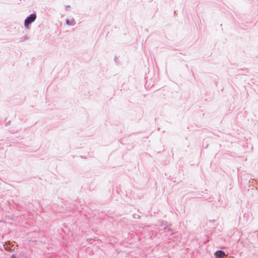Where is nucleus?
Listing matches in <instances>:
<instances>
[{"label":"nucleus","instance_id":"obj_3","mask_svg":"<svg viewBox=\"0 0 258 258\" xmlns=\"http://www.w3.org/2000/svg\"><path fill=\"white\" fill-rule=\"evenodd\" d=\"M214 255L217 258H222L226 255L225 252L221 250L216 251L215 252Z\"/></svg>","mask_w":258,"mask_h":258},{"label":"nucleus","instance_id":"obj_4","mask_svg":"<svg viewBox=\"0 0 258 258\" xmlns=\"http://www.w3.org/2000/svg\"><path fill=\"white\" fill-rule=\"evenodd\" d=\"M66 22V24L69 26H74L76 24L75 20L73 18H72L71 19H67Z\"/></svg>","mask_w":258,"mask_h":258},{"label":"nucleus","instance_id":"obj_1","mask_svg":"<svg viewBox=\"0 0 258 258\" xmlns=\"http://www.w3.org/2000/svg\"><path fill=\"white\" fill-rule=\"evenodd\" d=\"M36 14L35 13L31 14L28 17H26L24 21V26L26 28H28L29 26L36 19Z\"/></svg>","mask_w":258,"mask_h":258},{"label":"nucleus","instance_id":"obj_6","mask_svg":"<svg viewBox=\"0 0 258 258\" xmlns=\"http://www.w3.org/2000/svg\"><path fill=\"white\" fill-rule=\"evenodd\" d=\"M11 258H17L16 255L15 254H13L11 256Z\"/></svg>","mask_w":258,"mask_h":258},{"label":"nucleus","instance_id":"obj_7","mask_svg":"<svg viewBox=\"0 0 258 258\" xmlns=\"http://www.w3.org/2000/svg\"><path fill=\"white\" fill-rule=\"evenodd\" d=\"M70 6H69V5H68V6H66V8H70Z\"/></svg>","mask_w":258,"mask_h":258},{"label":"nucleus","instance_id":"obj_5","mask_svg":"<svg viewBox=\"0 0 258 258\" xmlns=\"http://www.w3.org/2000/svg\"><path fill=\"white\" fill-rule=\"evenodd\" d=\"M28 39H29L28 36L27 35H25V36L22 37L21 38H20V42H24L26 40H28Z\"/></svg>","mask_w":258,"mask_h":258},{"label":"nucleus","instance_id":"obj_2","mask_svg":"<svg viewBox=\"0 0 258 258\" xmlns=\"http://www.w3.org/2000/svg\"><path fill=\"white\" fill-rule=\"evenodd\" d=\"M159 226H160V231H164L165 232H169L171 235L172 234L173 230L172 229L168 227V224L167 222H164L163 221H160Z\"/></svg>","mask_w":258,"mask_h":258}]
</instances>
